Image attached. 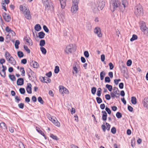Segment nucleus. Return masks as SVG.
<instances>
[{"label": "nucleus", "instance_id": "26", "mask_svg": "<svg viewBox=\"0 0 148 148\" xmlns=\"http://www.w3.org/2000/svg\"><path fill=\"white\" fill-rule=\"evenodd\" d=\"M131 102L134 105H135L137 103L136 99L135 97H131Z\"/></svg>", "mask_w": 148, "mask_h": 148}, {"label": "nucleus", "instance_id": "12", "mask_svg": "<svg viewBox=\"0 0 148 148\" xmlns=\"http://www.w3.org/2000/svg\"><path fill=\"white\" fill-rule=\"evenodd\" d=\"M7 61L9 63L13 65H15L16 63V60L12 57L9 58Z\"/></svg>", "mask_w": 148, "mask_h": 148}, {"label": "nucleus", "instance_id": "35", "mask_svg": "<svg viewBox=\"0 0 148 148\" xmlns=\"http://www.w3.org/2000/svg\"><path fill=\"white\" fill-rule=\"evenodd\" d=\"M20 70L21 72V75L23 76H24L25 75V71L24 70V68L23 67H21L20 68Z\"/></svg>", "mask_w": 148, "mask_h": 148}, {"label": "nucleus", "instance_id": "53", "mask_svg": "<svg viewBox=\"0 0 148 148\" xmlns=\"http://www.w3.org/2000/svg\"><path fill=\"white\" fill-rule=\"evenodd\" d=\"M73 70L75 71V73H77V69L76 67V65L75 64H74L73 65Z\"/></svg>", "mask_w": 148, "mask_h": 148}, {"label": "nucleus", "instance_id": "4", "mask_svg": "<svg viewBox=\"0 0 148 148\" xmlns=\"http://www.w3.org/2000/svg\"><path fill=\"white\" fill-rule=\"evenodd\" d=\"M140 28L141 31L146 36H148V28L146 26L145 22L141 21L140 23Z\"/></svg>", "mask_w": 148, "mask_h": 148}, {"label": "nucleus", "instance_id": "46", "mask_svg": "<svg viewBox=\"0 0 148 148\" xmlns=\"http://www.w3.org/2000/svg\"><path fill=\"white\" fill-rule=\"evenodd\" d=\"M97 102L98 103H100L102 102L101 99L99 97H97L96 98Z\"/></svg>", "mask_w": 148, "mask_h": 148}, {"label": "nucleus", "instance_id": "63", "mask_svg": "<svg viewBox=\"0 0 148 148\" xmlns=\"http://www.w3.org/2000/svg\"><path fill=\"white\" fill-rule=\"evenodd\" d=\"M106 125L107 127H106V129L108 130H109L110 127V125L107 123H106Z\"/></svg>", "mask_w": 148, "mask_h": 148}, {"label": "nucleus", "instance_id": "44", "mask_svg": "<svg viewBox=\"0 0 148 148\" xmlns=\"http://www.w3.org/2000/svg\"><path fill=\"white\" fill-rule=\"evenodd\" d=\"M59 71V68L58 66H56L54 70V72L56 73H58Z\"/></svg>", "mask_w": 148, "mask_h": 148}, {"label": "nucleus", "instance_id": "31", "mask_svg": "<svg viewBox=\"0 0 148 148\" xmlns=\"http://www.w3.org/2000/svg\"><path fill=\"white\" fill-rule=\"evenodd\" d=\"M17 54L18 56L20 58L23 57L24 56L23 53L21 51H18Z\"/></svg>", "mask_w": 148, "mask_h": 148}, {"label": "nucleus", "instance_id": "20", "mask_svg": "<svg viewBox=\"0 0 148 148\" xmlns=\"http://www.w3.org/2000/svg\"><path fill=\"white\" fill-rule=\"evenodd\" d=\"M102 113L103 114L102 116V119L104 121H106L107 118V114L106 112L104 110L102 111Z\"/></svg>", "mask_w": 148, "mask_h": 148}, {"label": "nucleus", "instance_id": "33", "mask_svg": "<svg viewBox=\"0 0 148 148\" xmlns=\"http://www.w3.org/2000/svg\"><path fill=\"white\" fill-rule=\"evenodd\" d=\"M138 38L137 36L135 34H133L132 35V37L130 39V40L131 41H133L136 40Z\"/></svg>", "mask_w": 148, "mask_h": 148}, {"label": "nucleus", "instance_id": "40", "mask_svg": "<svg viewBox=\"0 0 148 148\" xmlns=\"http://www.w3.org/2000/svg\"><path fill=\"white\" fill-rule=\"evenodd\" d=\"M50 137H51L53 139L55 140H58V137L55 135H54L53 134H51L50 135Z\"/></svg>", "mask_w": 148, "mask_h": 148}, {"label": "nucleus", "instance_id": "3", "mask_svg": "<svg viewBox=\"0 0 148 148\" xmlns=\"http://www.w3.org/2000/svg\"><path fill=\"white\" fill-rule=\"evenodd\" d=\"M134 13L137 16H142L143 14L142 6L139 4L136 5L135 8Z\"/></svg>", "mask_w": 148, "mask_h": 148}, {"label": "nucleus", "instance_id": "50", "mask_svg": "<svg viewBox=\"0 0 148 148\" xmlns=\"http://www.w3.org/2000/svg\"><path fill=\"white\" fill-rule=\"evenodd\" d=\"M18 145L20 148H25L23 143L21 142H20L19 143Z\"/></svg>", "mask_w": 148, "mask_h": 148}, {"label": "nucleus", "instance_id": "25", "mask_svg": "<svg viewBox=\"0 0 148 148\" xmlns=\"http://www.w3.org/2000/svg\"><path fill=\"white\" fill-rule=\"evenodd\" d=\"M79 0H72V6H78Z\"/></svg>", "mask_w": 148, "mask_h": 148}, {"label": "nucleus", "instance_id": "58", "mask_svg": "<svg viewBox=\"0 0 148 148\" xmlns=\"http://www.w3.org/2000/svg\"><path fill=\"white\" fill-rule=\"evenodd\" d=\"M84 54L86 57L88 58L89 57V54L88 51H84Z\"/></svg>", "mask_w": 148, "mask_h": 148}, {"label": "nucleus", "instance_id": "43", "mask_svg": "<svg viewBox=\"0 0 148 148\" xmlns=\"http://www.w3.org/2000/svg\"><path fill=\"white\" fill-rule=\"evenodd\" d=\"M116 116L117 118L119 119L122 117V114L120 112H118L116 114Z\"/></svg>", "mask_w": 148, "mask_h": 148}, {"label": "nucleus", "instance_id": "28", "mask_svg": "<svg viewBox=\"0 0 148 148\" xmlns=\"http://www.w3.org/2000/svg\"><path fill=\"white\" fill-rule=\"evenodd\" d=\"M45 34L43 32H41L38 33V37L40 38H43L44 37Z\"/></svg>", "mask_w": 148, "mask_h": 148}, {"label": "nucleus", "instance_id": "64", "mask_svg": "<svg viewBox=\"0 0 148 148\" xmlns=\"http://www.w3.org/2000/svg\"><path fill=\"white\" fill-rule=\"evenodd\" d=\"M9 33V34H11L10 35H11L12 36H14L16 34L15 32L12 30Z\"/></svg>", "mask_w": 148, "mask_h": 148}, {"label": "nucleus", "instance_id": "45", "mask_svg": "<svg viewBox=\"0 0 148 148\" xmlns=\"http://www.w3.org/2000/svg\"><path fill=\"white\" fill-rule=\"evenodd\" d=\"M96 91V88L95 87H93L91 89V92L92 94L94 95L95 94Z\"/></svg>", "mask_w": 148, "mask_h": 148}, {"label": "nucleus", "instance_id": "18", "mask_svg": "<svg viewBox=\"0 0 148 148\" xmlns=\"http://www.w3.org/2000/svg\"><path fill=\"white\" fill-rule=\"evenodd\" d=\"M66 0H60L61 7L62 9H64L66 6Z\"/></svg>", "mask_w": 148, "mask_h": 148}, {"label": "nucleus", "instance_id": "11", "mask_svg": "<svg viewBox=\"0 0 148 148\" xmlns=\"http://www.w3.org/2000/svg\"><path fill=\"white\" fill-rule=\"evenodd\" d=\"M3 68V69L2 70V72L3 73V74H2L1 73V72L0 71V74L1 76L3 77H5L6 75V73L5 71L7 69V67L5 66H4L3 65H2ZM1 68L0 67V69H1Z\"/></svg>", "mask_w": 148, "mask_h": 148}, {"label": "nucleus", "instance_id": "27", "mask_svg": "<svg viewBox=\"0 0 148 148\" xmlns=\"http://www.w3.org/2000/svg\"><path fill=\"white\" fill-rule=\"evenodd\" d=\"M106 75V73L105 71H103L101 72L100 73V79L101 80H103V79L104 77Z\"/></svg>", "mask_w": 148, "mask_h": 148}, {"label": "nucleus", "instance_id": "34", "mask_svg": "<svg viewBox=\"0 0 148 148\" xmlns=\"http://www.w3.org/2000/svg\"><path fill=\"white\" fill-rule=\"evenodd\" d=\"M9 76L10 79L12 81H15L16 79L14 75H9Z\"/></svg>", "mask_w": 148, "mask_h": 148}, {"label": "nucleus", "instance_id": "19", "mask_svg": "<svg viewBox=\"0 0 148 148\" xmlns=\"http://www.w3.org/2000/svg\"><path fill=\"white\" fill-rule=\"evenodd\" d=\"M24 79L23 78H19L18 79L17 81V84L18 85H21L23 84Z\"/></svg>", "mask_w": 148, "mask_h": 148}, {"label": "nucleus", "instance_id": "6", "mask_svg": "<svg viewBox=\"0 0 148 148\" xmlns=\"http://www.w3.org/2000/svg\"><path fill=\"white\" fill-rule=\"evenodd\" d=\"M74 45L73 44H70L67 45L65 50V52L67 54L72 53Z\"/></svg>", "mask_w": 148, "mask_h": 148}, {"label": "nucleus", "instance_id": "42", "mask_svg": "<svg viewBox=\"0 0 148 148\" xmlns=\"http://www.w3.org/2000/svg\"><path fill=\"white\" fill-rule=\"evenodd\" d=\"M19 92L21 94H24L25 92V90L24 88H20L19 89Z\"/></svg>", "mask_w": 148, "mask_h": 148}, {"label": "nucleus", "instance_id": "9", "mask_svg": "<svg viewBox=\"0 0 148 148\" xmlns=\"http://www.w3.org/2000/svg\"><path fill=\"white\" fill-rule=\"evenodd\" d=\"M27 74L28 76L29 79L31 78L32 77H34L35 76V73L31 69H29L27 72Z\"/></svg>", "mask_w": 148, "mask_h": 148}, {"label": "nucleus", "instance_id": "39", "mask_svg": "<svg viewBox=\"0 0 148 148\" xmlns=\"http://www.w3.org/2000/svg\"><path fill=\"white\" fill-rule=\"evenodd\" d=\"M101 89L100 88H99L98 89V90L97 91V95L99 97H100L101 96Z\"/></svg>", "mask_w": 148, "mask_h": 148}, {"label": "nucleus", "instance_id": "54", "mask_svg": "<svg viewBox=\"0 0 148 148\" xmlns=\"http://www.w3.org/2000/svg\"><path fill=\"white\" fill-rule=\"evenodd\" d=\"M59 92H60V93L63 96L64 95V91L63 90V87L62 88H60V87Z\"/></svg>", "mask_w": 148, "mask_h": 148}, {"label": "nucleus", "instance_id": "38", "mask_svg": "<svg viewBox=\"0 0 148 148\" xmlns=\"http://www.w3.org/2000/svg\"><path fill=\"white\" fill-rule=\"evenodd\" d=\"M32 65L33 67L34 68H37L39 66V65L38 64L37 62L34 61V62H33Z\"/></svg>", "mask_w": 148, "mask_h": 148}, {"label": "nucleus", "instance_id": "57", "mask_svg": "<svg viewBox=\"0 0 148 148\" xmlns=\"http://www.w3.org/2000/svg\"><path fill=\"white\" fill-rule=\"evenodd\" d=\"M105 110L108 112V113L109 114H110L111 113V111L110 109L109 108H108V107H107L105 108Z\"/></svg>", "mask_w": 148, "mask_h": 148}, {"label": "nucleus", "instance_id": "5", "mask_svg": "<svg viewBox=\"0 0 148 148\" xmlns=\"http://www.w3.org/2000/svg\"><path fill=\"white\" fill-rule=\"evenodd\" d=\"M48 117L50 121H51L55 125L58 127H60V124L59 122L58 121L56 118H54L53 116H51L49 114L48 115Z\"/></svg>", "mask_w": 148, "mask_h": 148}, {"label": "nucleus", "instance_id": "21", "mask_svg": "<svg viewBox=\"0 0 148 148\" xmlns=\"http://www.w3.org/2000/svg\"><path fill=\"white\" fill-rule=\"evenodd\" d=\"M113 90V93L117 95H118V97H119V91L117 88L116 87H114Z\"/></svg>", "mask_w": 148, "mask_h": 148}, {"label": "nucleus", "instance_id": "52", "mask_svg": "<svg viewBox=\"0 0 148 148\" xmlns=\"http://www.w3.org/2000/svg\"><path fill=\"white\" fill-rule=\"evenodd\" d=\"M132 63V60H129L127 61V65L128 66H130L131 65Z\"/></svg>", "mask_w": 148, "mask_h": 148}, {"label": "nucleus", "instance_id": "2", "mask_svg": "<svg viewBox=\"0 0 148 148\" xmlns=\"http://www.w3.org/2000/svg\"><path fill=\"white\" fill-rule=\"evenodd\" d=\"M20 9L21 11L23 12L25 17L27 19H30L31 18V16L30 14V12L29 9H27L25 6L23 7L22 5H20Z\"/></svg>", "mask_w": 148, "mask_h": 148}, {"label": "nucleus", "instance_id": "23", "mask_svg": "<svg viewBox=\"0 0 148 148\" xmlns=\"http://www.w3.org/2000/svg\"><path fill=\"white\" fill-rule=\"evenodd\" d=\"M5 56L7 60H8L9 58H11L12 57L11 56L9 53L7 51H6L5 52Z\"/></svg>", "mask_w": 148, "mask_h": 148}, {"label": "nucleus", "instance_id": "48", "mask_svg": "<svg viewBox=\"0 0 148 148\" xmlns=\"http://www.w3.org/2000/svg\"><path fill=\"white\" fill-rule=\"evenodd\" d=\"M38 101L42 104H43L44 103L43 101V100L42 98L40 97H39L38 98Z\"/></svg>", "mask_w": 148, "mask_h": 148}, {"label": "nucleus", "instance_id": "47", "mask_svg": "<svg viewBox=\"0 0 148 148\" xmlns=\"http://www.w3.org/2000/svg\"><path fill=\"white\" fill-rule=\"evenodd\" d=\"M111 80L108 77H106L105 78V82L109 83L110 82Z\"/></svg>", "mask_w": 148, "mask_h": 148}, {"label": "nucleus", "instance_id": "41", "mask_svg": "<svg viewBox=\"0 0 148 148\" xmlns=\"http://www.w3.org/2000/svg\"><path fill=\"white\" fill-rule=\"evenodd\" d=\"M24 49L28 53H29L30 52V51L29 49L28 48L27 46L24 45Z\"/></svg>", "mask_w": 148, "mask_h": 148}, {"label": "nucleus", "instance_id": "13", "mask_svg": "<svg viewBox=\"0 0 148 148\" xmlns=\"http://www.w3.org/2000/svg\"><path fill=\"white\" fill-rule=\"evenodd\" d=\"M32 85L31 84L28 83L27 84V86L26 87V90L28 93L29 94H31L32 91Z\"/></svg>", "mask_w": 148, "mask_h": 148}, {"label": "nucleus", "instance_id": "1", "mask_svg": "<svg viewBox=\"0 0 148 148\" xmlns=\"http://www.w3.org/2000/svg\"><path fill=\"white\" fill-rule=\"evenodd\" d=\"M128 2L126 0H123L121 3L119 0H112L110 3L111 10L114 12L118 8L123 12L125 10V8L128 5Z\"/></svg>", "mask_w": 148, "mask_h": 148}, {"label": "nucleus", "instance_id": "30", "mask_svg": "<svg viewBox=\"0 0 148 148\" xmlns=\"http://www.w3.org/2000/svg\"><path fill=\"white\" fill-rule=\"evenodd\" d=\"M40 49L43 54H45L46 53L47 51L45 48L43 47H40Z\"/></svg>", "mask_w": 148, "mask_h": 148}, {"label": "nucleus", "instance_id": "49", "mask_svg": "<svg viewBox=\"0 0 148 148\" xmlns=\"http://www.w3.org/2000/svg\"><path fill=\"white\" fill-rule=\"evenodd\" d=\"M111 132L113 134H115L116 132V130L115 127H113L111 129Z\"/></svg>", "mask_w": 148, "mask_h": 148}, {"label": "nucleus", "instance_id": "16", "mask_svg": "<svg viewBox=\"0 0 148 148\" xmlns=\"http://www.w3.org/2000/svg\"><path fill=\"white\" fill-rule=\"evenodd\" d=\"M3 14V17L5 21L7 22L10 21L11 19L10 16L8 14H7L5 13H4Z\"/></svg>", "mask_w": 148, "mask_h": 148}, {"label": "nucleus", "instance_id": "17", "mask_svg": "<svg viewBox=\"0 0 148 148\" xmlns=\"http://www.w3.org/2000/svg\"><path fill=\"white\" fill-rule=\"evenodd\" d=\"M78 6H72L71 7V11L72 13H75L78 10Z\"/></svg>", "mask_w": 148, "mask_h": 148}, {"label": "nucleus", "instance_id": "15", "mask_svg": "<svg viewBox=\"0 0 148 148\" xmlns=\"http://www.w3.org/2000/svg\"><path fill=\"white\" fill-rule=\"evenodd\" d=\"M143 103L144 107L148 109V98H144L143 101Z\"/></svg>", "mask_w": 148, "mask_h": 148}, {"label": "nucleus", "instance_id": "55", "mask_svg": "<svg viewBox=\"0 0 148 148\" xmlns=\"http://www.w3.org/2000/svg\"><path fill=\"white\" fill-rule=\"evenodd\" d=\"M19 107L21 109H23L24 107V104L23 103H21L18 104Z\"/></svg>", "mask_w": 148, "mask_h": 148}, {"label": "nucleus", "instance_id": "10", "mask_svg": "<svg viewBox=\"0 0 148 148\" xmlns=\"http://www.w3.org/2000/svg\"><path fill=\"white\" fill-rule=\"evenodd\" d=\"M94 32L95 34H97L98 37H100L102 36V34L101 32V30L99 27H96L94 29Z\"/></svg>", "mask_w": 148, "mask_h": 148}, {"label": "nucleus", "instance_id": "7", "mask_svg": "<svg viewBox=\"0 0 148 148\" xmlns=\"http://www.w3.org/2000/svg\"><path fill=\"white\" fill-rule=\"evenodd\" d=\"M98 7L102 10L105 5V1L104 0H98L97 2Z\"/></svg>", "mask_w": 148, "mask_h": 148}, {"label": "nucleus", "instance_id": "61", "mask_svg": "<svg viewBox=\"0 0 148 148\" xmlns=\"http://www.w3.org/2000/svg\"><path fill=\"white\" fill-rule=\"evenodd\" d=\"M106 99L107 100H109L110 99L111 97L110 95L109 94H106L105 95Z\"/></svg>", "mask_w": 148, "mask_h": 148}, {"label": "nucleus", "instance_id": "62", "mask_svg": "<svg viewBox=\"0 0 148 148\" xmlns=\"http://www.w3.org/2000/svg\"><path fill=\"white\" fill-rule=\"evenodd\" d=\"M5 62V60L4 58H1L0 59V63L2 65Z\"/></svg>", "mask_w": 148, "mask_h": 148}, {"label": "nucleus", "instance_id": "8", "mask_svg": "<svg viewBox=\"0 0 148 148\" xmlns=\"http://www.w3.org/2000/svg\"><path fill=\"white\" fill-rule=\"evenodd\" d=\"M91 8L93 12L94 13H97L99 11V8L97 7L95 3H92V5Z\"/></svg>", "mask_w": 148, "mask_h": 148}, {"label": "nucleus", "instance_id": "51", "mask_svg": "<svg viewBox=\"0 0 148 148\" xmlns=\"http://www.w3.org/2000/svg\"><path fill=\"white\" fill-rule=\"evenodd\" d=\"M43 29L44 31L46 32H49V29L47 28V27L45 25H44L43 26Z\"/></svg>", "mask_w": 148, "mask_h": 148}, {"label": "nucleus", "instance_id": "37", "mask_svg": "<svg viewBox=\"0 0 148 148\" xmlns=\"http://www.w3.org/2000/svg\"><path fill=\"white\" fill-rule=\"evenodd\" d=\"M106 87L108 89V90L111 91L112 89V86L111 85L107 84L106 86Z\"/></svg>", "mask_w": 148, "mask_h": 148}, {"label": "nucleus", "instance_id": "14", "mask_svg": "<svg viewBox=\"0 0 148 148\" xmlns=\"http://www.w3.org/2000/svg\"><path fill=\"white\" fill-rule=\"evenodd\" d=\"M24 39L26 41L27 45L30 46H31L32 45V42L29 37H26L24 38Z\"/></svg>", "mask_w": 148, "mask_h": 148}, {"label": "nucleus", "instance_id": "29", "mask_svg": "<svg viewBox=\"0 0 148 148\" xmlns=\"http://www.w3.org/2000/svg\"><path fill=\"white\" fill-rule=\"evenodd\" d=\"M0 126L2 129H5L7 127L5 123L4 122H1L0 123Z\"/></svg>", "mask_w": 148, "mask_h": 148}, {"label": "nucleus", "instance_id": "60", "mask_svg": "<svg viewBox=\"0 0 148 148\" xmlns=\"http://www.w3.org/2000/svg\"><path fill=\"white\" fill-rule=\"evenodd\" d=\"M109 65L110 66V70H112L113 69L114 66L111 62H110L109 64Z\"/></svg>", "mask_w": 148, "mask_h": 148}, {"label": "nucleus", "instance_id": "22", "mask_svg": "<svg viewBox=\"0 0 148 148\" xmlns=\"http://www.w3.org/2000/svg\"><path fill=\"white\" fill-rule=\"evenodd\" d=\"M36 130L40 133L44 137L45 139H47L46 136L45 135L44 133L42 132L41 130H40L39 128L37 127L36 128Z\"/></svg>", "mask_w": 148, "mask_h": 148}, {"label": "nucleus", "instance_id": "59", "mask_svg": "<svg viewBox=\"0 0 148 148\" xmlns=\"http://www.w3.org/2000/svg\"><path fill=\"white\" fill-rule=\"evenodd\" d=\"M5 30L6 32L9 33L12 30L8 26H7L6 27Z\"/></svg>", "mask_w": 148, "mask_h": 148}, {"label": "nucleus", "instance_id": "36", "mask_svg": "<svg viewBox=\"0 0 148 148\" xmlns=\"http://www.w3.org/2000/svg\"><path fill=\"white\" fill-rule=\"evenodd\" d=\"M45 44V41L44 40H41L40 41L39 45L41 47L44 46Z\"/></svg>", "mask_w": 148, "mask_h": 148}, {"label": "nucleus", "instance_id": "32", "mask_svg": "<svg viewBox=\"0 0 148 148\" xmlns=\"http://www.w3.org/2000/svg\"><path fill=\"white\" fill-rule=\"evenodd\" d=\"M20 44V42L18 40H16L15 42L14 46L15 48L18 49L19 48L18 45Z\"/></svg>", "mask_w": 148, "mask_h": 148}, {"label": "nucleus", "instance_id": "56", "mask_svg": "<svg viewBox=\"0 0 148 148\" xmlns=\"http://www.w3.org/2000/svg\"><path fill=\"white\" fill-rule=\"evenodd\" d=\"M15 100H16L15 101L18 103L19 102V101H20V98L19 97L17 96H16L15 97Z\"/></svg>", "mask_w": 148, "mask_h": 148}, {"label": "nucleus", "instance_id": "24", "mask_svg": "<svg viewBox=\"0 0 148 148\" xmlns=\"http://www.w3.org/2000/svg\"><path fill=\"white\" fill-rule=\"evenodd\" d=\"M34 29L36 31H39L41 29V27L39 24H37L35 25Z\"/></svg>", "mask_w": 148, "mask_h": 148}]
</instances>
